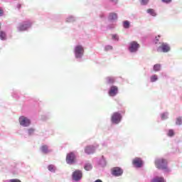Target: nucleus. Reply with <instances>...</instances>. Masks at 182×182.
Returning <instances> with one entry per match:
<instances>
[{
  "mask_svg": "<svg viewBox=\"0 0 182 182\" xmlns=\"http://www.w3.org/2000/svg\"><path fill=\"white\" fill-rule=\"evenodd\" d=\"M33 25V21L31 20H25L20 23L17 26V32H26V31H29Z\"/></svg>",
  "mask_w": 182,
  "mask_h": 182,
  "instance_id": "f257e3e1",
  "label": "nucleus"
},
{
  "mask_svg": "<svg viewBox=\"0 0 182 182\" xmlns=\"http://www.w3.org/2000/svg\"><path fill=\"white\" fill-rule=\"evenodd\" d=\"M6 170L7 171H9V173H11V174H14V176L16 174H19V173L21 172V169H19V164L15 162H11L9 164L6 166Z\"/></svg>",
  "mask_w": 182,
  "mask_h": 182,
  "instance_id": "f03ea898",
  "label": "nucleus"
},
{
  "mask_svg": "<svg viewBox=\"0 0 182 182\" xmlns=\"http://www.w3.org/2000/svg\"><path fill=\"white\" fill-rule=\"evenodd\" d=\"M155 166L159 170H167V160L159 158L155 160Z\"/></svg>",
  "mask_w": 182,
  "mask_h": 182,
  "instance_id": "7ed1b4c3",
  "label": "nucleus"
},
{
  "mask_svg": "<svg viewBox=\"0 0 182 182\" xmlns=\"http://www.w3.org/2000/svg\"><path fill=\"white\" fill-rule=\"evenodd\" d=\"M18 123L21 127H29V126L32 124V121L25 116H20L18 118Z\"/></svg>",
  "mask_w": 182,
  "mask_h": 182,
  "instance_id": "20e7f679",
  "label": "nucleus"
},
{
  "mask_svg": "<svg viewBox=\"0 0 182 182\" xmlns=\"http://www.w3.org/2000/svg\"><path fill=\"white\" fill-rule=\"evenodd\" d=\"M83 177V172L77 169L72 173V178L74 181H80Z\"/></svg>",
  "mask_w": 182,
  "mask_h": 182,
  "instance_id": "39448f33",
  "label": "nucleus"
},
{
  "mask_svg": "<svg viewBox=\"0 0 182 182\" xmlns=\"http://www.w3.org/2000/svg\"><path fill=\"white\" fill-rule=\"evenodd\" d=\"M83 53H85V48L82 46H77L75 48V58H80L83 56Z\"/></svg>",
  "mask_w": 182,
  "mask_h": 182,
  "instance_id": "423d86ee",
  "label": "nucleus"
},
{
  "mask_svg": "<svg viewBox=\"0 0 182 182\" xmlns=\"http://www.w3.org/2000/svg\"><path fill=\"white\" fill-rule=\"evenodd\" d=\"M122 121V114L119 112H114L111 117V122L114 124H119Z\"/></svg>",
  "mask_w": 182,
  "mask_h": 182,
  "instance_id": "0eeeda50",
  "label": "nucleus"
},
{
  "mask_svg": "<svg viewBox=\"0 0 182 182\" xmlns=\"http://www.w3.org/2000/svg\"><path fill=\"white\" fill-rule=\"evenodd\" d=\"M157 51L164 52V53L170 52V46L166 43H160V46L158 48Z\"/></svg>",
  "mask_w": 182,
  "mask_h": 182,
  "instance_id": "6e6552de",
  "label": "nucleus"
},
{
  "mask_svg": "<svg viewBox=\"0 0 182 182\" xmlns=\"http://www.w3.org/2000/svg\"><path fill=\"white\" fill-rule=\"evenodd\" d=\"M112 174L115 177H119L123 174V169H122L120 167H114L112 169Z\"/></svg>",
  "mask_w": 182,
  "mask_h": 182,
  "instance_id": "1a4fd4ad",
  "label": "nucleus"
},
{
  "mask_svg": "<svg viewBox=\"0 0 182 182\" xmlns=\"http://www.w3.org/2000/svg\"><path fill=\"white\" fill-rule=\"evenodd\" d=\"M140 48V45L137 43L136 41H132L130 43L129 46V51L133 52H137V50Z\"/></svg>",
  "mask_w": 182,
  "mask_h": 182,
  "instance_id": "9d476101",
  "label": "nucleus"
},
{
  "mask_svg": "<svg viewBox=\"0 0 182 182\" xmlns=\"http://www.w3.org/2000/svg\"><path fill=\"white\" fill-rule=\"evenodd\" d=\"M132 164H134L135 167L140 168V167H143V161L140 158H135L132 161Z\"/></svg>",
  "mask_w": 182,
  "mask_h": 182,
  "instance_id": "9b49d317",
  "label": "nucleus"
},
{
  "mask_svg": "<svg viewBox=\"0 0 182 182\" xmlns=\"http://www.w3.org/2000/svg\"><path fill=\"white\" fill-rule=\"evenodd\" d=\"M119 92V88L116 85H113L110 87V90L109 91V95L111 97L116 96Z\"/></svg>",
  "mask_w": 182,
  "mask_h": 182,
  "instance_id": "f8f14e48",
  "label": "nucleus"
},
{
  "mask_svg": "<svg viewBox=\"0 0 182 182\" xmlns=\"http://www.w3.org/2000/svg\"><path fill=\"white\" fill-rule=\"evenodd\" d=\"M40 150L43 154H49V153H52V150L49 149V146L45 144L40 147Z\"/></svg>",
  "mask_w": 182,
  "mask_h": 182,
  "instance_id": "ddd939ff",
  "label": "nucleus"
},
{
  "mask_svg": "<svg viewBox=\"0 0 182 182\" xmlns=\"http://www.w3.org/2000/svg\"><path fill=\"white\" fill-rule=\"evenodd\" d=\"M96 148L94 146H88L85 148V151L87 154H93Z\"/></svg>",
  "mask_w": 182,
  "mask_h": 182,
  "instance_id": "4468645a",
  "label": "nucleus"
},
{
  "mask_svg": "<svg viewBox=\"0 0 182 182\" xmlns=\"http://www.w3.org/2000/svg\"><path fill=\"white\" fill-rule=\"evenodd\" d=\"M69 163L70 164H73V163H76V155L73 152L70 153Z\"/></svg>",
  "mask_w": 182,
  "mask_h": 182,
  "instance_id": "2eb2a0df",
  "label": "nucleus"
},
{
  "mask_svg": "<svg viewBox=\"0 0 182 182\" xmlns=\"http://www.w3.org/2000/svg\"><path fill=\"white\" fill-rule=\"evenodd\" d=\"M11 97L16 100H18L19 99V90H13L11 92Z\"/></svg>",
  "mask_w": 182,
  "mask_h": 182,
  "instance_id": "dca6fc26",
  "label": "nucleus"
},
{
  "mask_svg": "<svg viewBox=\"0 0 182 182\" xmlns=\"http://www.w3.org/2000/svg\"><path fill=\"white\" fill-rule=\"evenodd\" d=\"M8 39L6 33L4 31H0V41H6Z\"/></svg>",
  "mask_w": 182,
  "mask_h": 182,
  "instance_id": "f3484780",
  "label": "nucleus"
},
{
  "mask_svg": "<svg viewBox=\"0 0 182 182\" xmlns=\"http://www.w3.org/2000/svg\"><path fill=\"white\" fill-rule=\"evenodd\" d=\"M48 170L50 173H56V166L53 164H50L48 166Z\"/></svg>",
  "mask_w": 182,
  "mask_h": 182,
  "instance_id": "a211bd4d",
  "label": "nucleus"
},
{
  "mask_svg": "<svg viewBox=\"0 0 182 182\" xmlns=\"http://www.w3.org/2000/svg\"><path fill=\"white\" fill-rule=\"evenodd\" d=\"M151 182H166L163 177H156L151 180Z\"/></svg>",
  "mask_w": 182,
  "mask_h": 182,
  "instance_id": "6ab92c4d",
  "label": "nucleus"
},
{
  "mask_svg": "<svg viewBox=\"0 0 182 182\" xmlns=\"http://www.w3.org/2000/svg\"><path fill=\"white\" fill-rule=\"evenodd\" d=\"M109 19H110V21H114L115 19H117V14L116 13L109 14Z\"/></svg>",
  "mask_w": 182,
  "mask_h": 182,
  "instance_id": "aec40b11",
  "label": "nucleus"
},
{
  "mask_svg": "<svg viewBox=\"0 0 182 182\" xmlns=\"http://www.w3.org/2000/svg\"><path fill=\"white\" fill-rule=\"evenodd\" d=\"M36 131V129H35L34 128H29L27 129V134L28 136H33V134L35 133Z\"/></svg>",
  "mask_w": 182,
  "mask_h": 182,
  "instance_id": "412c9836",
  "label": "nucleus"
},
{
  "mask_svg": "<svg viewBox=\"0 0 182 182\" xmlns=\"http://www.w3.org/2000/svg\"><path fill=\"white\" fill-rule=\"evenodd\" d=\"M146 12L148 13V14H149L150 15H151V16H156V11H154V9H148L147 10H146Z\"/></svg>",
  "mask_w": 182,
  "mask_h": 182,
  "instance_id": "4be33fe9",
  "label": "nucleus"
},
{
  "mask_svg": "<svg viewBox=\"0 0 182 182\" xmlns=\"http://www.w3.org/2000/svg\"><path fill=\"white\" fill-rule=\"evenodd\" d=\"M93 167L92 166V164H86L85 166H84L85 170L86 171H90Z\"/></svg>",
  "mask_w": 182,
  "mask_h": 182,
  "instance_id": "5701e85b",
  "label": "nucleus"
},
{
  "mask_svg": "<svg viewBox=\"0 0 182 182\" xmlns=\"http://www.w3.org/2000/svg\"><path fill=\"white\" fill-rule=\"evenodd\" d=\"M161 69V65L160 64H156L154 65V70L155 72H159Z\"/></svg>",
  "mask_w": 182,
  "mask_h": 182,
  "instance_id": "b1692460",
  "label": "nucleus"
},
{
  "mask_svg": "<svg viewBox=\"0 0 182 182\" xmlns=\"http://www.w3.org/2000/svg\"><path fill=\"white\" fill-rule=\"evenodd\" d=\"M150 80L151 82H157V80H159V77L157 76V75H154L151 76Z\"/></svg>",
  "mask_w": 182,
  "mask_h": 182,
  "instance_id": "393cba45",
  "label": "nucleus"
},
{
  "mask_svg": "<svg viewBox=\"0 0 182 182\" xmlns=\"http://www.w3.org/2000/svg\"><path fill=\"white\" fill-rule=\"evenodd\" d=\"M124 28L125 29H129V28H130V22H129L128 21H124Z\"/></svg>",
  "mask_w": 182,
  "mask_h": 182,
  "instance_id": "a878e982",
  "label": "nucleus"
},
{
  "mask_svg": "<svg viewBox=\"0 0 182 182\" xmlns=\"http://www.w3.org/2000/svg\"><path fill=\"white\" fill-rule=\"evenodd\" d=\"M49 119V114H43L41 115V120H43L44 122L48 120Z\"/></svg>",
  "mask_w": 182,
  "mask_h": 182,
  "instance_id": "bb28decb",
  "label": "nucleus"
},
{
  "mask_svg": "<svg viewBox=\"0 0 182 182\" xmlns=\"http://www.w3.org/2000/svg\"><path fill=\"white\" fill-rule=\"evenodd\" d=\"M176 124H178V126L182 124V117H178L176 119Z\"/></svg>",
  "mask_w": 182,
  "mask_h": 182,
  "instance_id": "cd10ccee",
  "label": "nucleus"
},
{
  "mask_svg": "<svg viewBox=\"0 0 182 182\" xmlns=\"http://www.w3.org/2000/svg\"><path fill=\"white\" fill-rule=\"evenodd\" d=\"M168 136H169V137H173V136H174V131L173 129H170L168 132Z\"/></svg>",
  "mask_w": 182,
  "mask_h": 182,
  "instance_id": "c85d7f7f",
  "label": "nucleus"
},
{
  "mask_svg": "<svg viewBox=\"0 0 182 182\" xmlns=\"http://www.w3.org/2000/svg\"><path fill=\"white\" fill-rule=\"evenodd\" d=\"M141 5H147L149 4V0H141Z\"/></svg>",
  "mask_w": 182,
  "mask_h": 182,
  "instance_id": "c756f323",
  "label": "nucleus"
},
{
  "mask_svg": "<svg viewBox=\"0 0 182 182\" xmlns=\"http://www.w3.org/2000/svg\"><path fill=\"white\" fill-rule=\"evenodd\" d=\"M107 80L108 83H114V78L109 77Z\"/></svg>",
  "mask_w": 182,
  "mask_h": 182,
  "instance_id": "7c9ffc66",
  "label": "nucleus"
},
{
  "mask_svg": "<svg viewBox=\"0 0 182 182\" xmlns=\"http://www.w3.org/2000/svg\"><path fill=\"white\" fill-rule=\"evenodd\" d=\"M21 8H22V4L18 3L16 5V9H18V11H21Z\"/></svg>",
  "mask_w": 182,
  "mask_h": 182,
  "instance_id": "2f4dec72",
  "label": "nucleus"
},
{
  "mask_svg": "<svg viewBox=\"0 0 182 182\" xmlns=\"http://www.w3.org/2000/svg\"><path fill=\"white\" fill-rule=\"evenodd\" d=\"M161 119H162L163 120L167 119V114H166V113L162 114H161Z\"/></svg>",
  "mask_w": 182,
  "mask_h": 182,
  "instance_id": "473e14b6",
  "label": "nucleus"
},
{
  "mask_svg": "<svg viewBox=\"0 0 182 182\" xmlns=\"http://www.w3.org/2000/svg\"><path fill=\"white\" fill-rule=\"evenodd\" d=\"M10 182H21V180L14 178V179H10Z\"/></svg>",
  "mask_w": 182,
  "mask_h": 182,
  "instance_id": "72a5a7b5",
  "label": "nucleus"
},
{
  "mask_svg": "<svg viewBox=\"0 0 182 182\" xmlns=\"http://www.w3.org/2000/svg\"><path fill=\"white\" fill-rule=\"evenodd\" d=\"M65 160H66L67 164H69V153H67Z\"/></svg>",
  "mask_w": 182,
  "mask_h": 182,
  "instance_id": "f704fd0d",
  "label": "nucleus"
},
{
  "mask_svg": "<svg viewBox=\"0 0 182 182\" xmlns=\"http://www.w3.org/2000/svg\"><path fill=\"white\" fill-rule=\"evenodd\" d=\"M0 16H4V9L0 7Z\"/></svg>",
  "mask_w": 182,
  "mask_h": 182,
  "instance_id": "c9c22d12",
  "label": "nucleus"
},
{
  "mask_svg": "<svg viewBox=\"0 0 182 182\" xmlns=\"http://www.w3.org/2000/svg\"><path fill=\"white\" fill-rule=\"evenodd\" d=\"M162 2H164V4H170V2H171V0H162Z\"/></svg>",
  "mask_w": 182,
  "mask_h": 182,
  "instance_id": "e433bc0d",
  "label": "nucleus"
},
{
  "mask_svg": "<svg viewBox=\"0 0 182 182\" xmlns=\"http://www.w3.org/2000/svg\"><path fill=\"white\" fill-rule=\"evenodd\" d=\"M112 39H119L117 35H112Z\"/></svg>",
  "mask_w": 182,
  "mask_h": 182,
  "instance_id": "4c0bfd02",
  "label": "nucleus"
},
{
  "mask_svg": "<svg viewBox=\"0 0 182 182\" xmlns=\"http://www.w3.org/2000/svg\"><path fill=\"white\" fill-rule=\"evenodd\" d=\"M160 35H159L157 37L155 38L156 39V43H157V42H159V38H160Z\"/></svg>",
  "mask_w": 182,
  "mask_h": 182,
  "instance_id": "58836bf2",
  "label": "nucleus"
},
{
  "mask_svg": "<svg viewBox=\"0 0 182 182\" xmlns=\"http://www.w3.org/2000/svg\"><path fill=\"white\" fill-rule=\"evenodd\" d=\"M109 49H113V47L110 46H108L106 47V50H109Z\"/></svg>",
  "mask_w": 182,
  "mask_h": 182,
  "instance_id": "ea45409f",
  "label": "nucleus"
},
{
  "mask_svg": "<svg viewBox=\"0 0 182 182\" xmlns=\"http://www.w3.org/2000/svg\"><path fill=\"white\" fill-rule=\"evenodd\" d=\"M2 182H11V179H9V180H4Z\"/></svg>",
  "mask_w": 182,
  "mask_h": 182,
  "instance_id": "a19ab883",
  "label": "nucleus"
},
{
  "mask_svg": "<svg viewBox=\"0 0 182 182\" xmlns=\"http://www.w3.org/2000/svg\"><path fill=\"white\" fill-rule=\"evenodd\" d=\"M95 182H103V181H102V180H100V179H97Z\"/></svg>",
  "mask_w": 182,
  "mask_h": 182,
  "instance_id": "79ce46f5",
  "label": "nucleus"
},
{
  "mask_svg": "<svg viewBox=\"0 0 182 182\" xmlns=\"http://www.w3.org/2000/svg\"><path fill=\"white\" fill-rule=\"evenodd\" d=\"M8 2H12V1H18V0H7Z\"/></svg>",
  "mask_w": 182,
  "mask_h": 182,
  "instance_id": "37998d69",
  "label": "nucleus"
},
{
  "mask_svg": "<svg viewBox=\"0 0 182 182\" xmlns=\"http://www.w3.org/2000/svg\"><path fill=\"white\" fill-rule=\"evenodd\" d=\"M112 2H117L118 0H111Z\"/></svg>",
  "mask_w": 182,
  "mask_h": 182,
  "instance_id": "c03bdc74",
  "label": "nucleus"
},
{
  "mask_svg": "<svg viewBox=\"0 0 182 182\" xmlns=\"http://www.w3.org/2000/svg\"><path fill=\"white\" fill-rule=\"evenodd\" d=\"M66 22H69V18H67L65 20Z\"/></svg>",
  "mask_w": 182,
  "mask_h": 182,
  "instance_id": "a18cd8bd",
  "label": "nucleus"
}]
</instances>
